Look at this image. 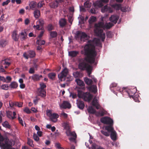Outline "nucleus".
I'll return each mask as SVG.
<instances>
[{"instance_id": "f257e3e1", "label": "nucleus", "mask_w": 149, "mask_h": 149, "mask_svg": "<svg viewBox=\"0 0 149 149\" xmlns=\"http://www.w3.org/2000/svg\"><path fill=\"white\" fill-rule=\"evenodd\" d=\"M102 47V45L99 39L95 38L92 40H89L88 43L85 46L84 49L81 52L82 54L86 56L84 61L79 63V67L82 70H86L88 73V76L93 79L94 82L97 81V79L94 76L91 75L92 67L87 62L93 63L94 62L96 52L95 49V46Z\"/></svg>"}, {"instance_id": "f03ea898", "label": "nucleus", "mask_w": 149, "mask_h": 149, "mask_svg": "<svg viewBox=\"0 0 149 149\" xmlns=\"http://www.w3.org/2000/svg\"><path fill=\"white\" fill-rule=\"evenodd\" d=\"M113 26L111 22L104 24L103 22H99L95 25V33L100 39L102 41H104L105 38V34L103 32V29H109Z\"/></svg>"}, {"instance_id": "7ed1b4c3", "label": "nucleus", "mask_w": 149, "mask_h": 149, "mask_svg": "<svg viewBox=\"0 0 149 149\" xmlns=\"http://www.w3.org/2000/svg\"><path fill=\"white\" fill-rule=\"evenodd\" d=\"M68 70L66 68H65L58 75V78L61 81H71L72 79V77L68 74Z\"/></svg>"}, {"instance_id": "20e7f679", "label": "nucleus", "mask_w": 149, "mask_h": 149, "mask_svg": "<svg viewBox=\"0 0 149 149\" xmlns=\"http://www.w3.org/2000/svg\"><path fill=\"white\" fill-rule=\"evenodd\" d=\"M4 143L0 142V147L2 149H12V147L14 145L13 140L9 139L7 137L5 138Z\"/></svg>"}, {"instance_id": "39448f33", "label": "nucleus", "mask_w": 149, "mask_h": 149, "mask_svg": "<svg viewBox=\"0 0 149 149\" xmlns=\"http://www.w3.org/2000/svg\"><path fill=\"white\" fill-rule=\"evenodd\" d=\"M105 129L109 132H111V139L113 141H115L116 139V133L114 130L112 126L109 125L105 126Z\"/></svg>"}, {"instance_id": "423d86ee", "label": "nucleus", "mask_w": 149, "mask_h": 149, "mask_svg": "<svg viewBox=\"0 0 149 149\" xmlns=\"http://www.w3.org/2000/svg\"><path fill=\"white\" fill-rule=\"evenodd\" d=\"M123 94H127L130 97H132L136 92V89L135 88H124L123 90Z\"/></svg>"}, {"instance_id": "0eeeda50", "label": "nucleus", "mask_w": 149, "mask_h": 149, "mask_svg": "<svg viewBox=\"0 0 149 149\" xmlns=\"http://www.w3.org/2000/svg\"><path fill=\"white\" fill-rule=\"evenodd\" d=\"M46 114L53 122L55 123L57 121V118L59 116L57 114L52 113V111L50 110H48L46 111Z\"/></svg>"}, {"instance_id": "6e6552de", "label": "nucleus", "mask_w": 149, "mask_h": 149, "mask_svg": "<svg viewBox=\"0 0 149 149\" xmlns=\"http://www.w3.org/2000/svg\"><path fill=\"white\" fill-rule=\"evenodd\" d=\"M77 37L80 38L81 41H85L89 38V36L85 33L78 31L77 33Z\"/></svg>"}, {"instance_id": "1a4fd4ad", "label": "nucleus", "mask_w": 149, "mask_h": 149, "mask_svg": "<svg viewBox=\"0 0 149 149\" xmlns=\"http://www.w3.org/2000/svg\"><path fill=\"white\" fill-rule=\"evenodd\" d=\"M100 120L101 122L104 124L109 125L110 126H111V125L113 124V120L108 117H105L102 118Z\"/></svg>"}, {"instance_id": "9d476101", "label": "nucleus", "mask_w": 149, "mask_h": 149, "mask_svg": "<svg viewBox=\"0 0 149 149\" xmlns=\"http://www.w3.org/2000/svg\"><path fill=\"white\" fill-rule=\"evenodd\" d=\"M66 133L68 136H72L69 139L71 141H75L77 138V135L75 132H71L69 130H67Z\"/></svg>"}, {"instance_id": "9b49d317", "label": "nucleus", "mask_w": 149, "mask_h": 149, "mask_svg": "<svg viewBox=\"0 0 149 149\" xmlns=\"http://www.w3.org/2000/svg\"><path fill=\"white\" fill-rule=\"evenodd\" d=\"M37 24L36 25L33 26V28H36V29L38 30H40L42 29V26L44 24V21L42 19H39L37 22Z\"/></svg>"}, {"instance_id": "f8f14e48", "label": "nucleus", "mask_w": 149, "mask_h": 149, "mask_svg": "<svg viewBox=\"0 0 149 149\" xmlns=\"http://www.w3.org/2000/svg\"><path fill=\"white\" fill-rule=\"evenodd\" d=\"M36 54L33 51H29L28 52V54L24 53L23 54V56L26 58L28 59L29 58H33L35 56Z\"/></svg>"}, {"instance_id": "ddd939ff", "label": "nucleus", "mask_w": 149, "mask_h": 149, "mask_svg": "<svg viewBox=\"0 0 149 149\" xmlns=\"http://www.w3.org/2000/svg\"><path fill=\"white\" fill-rule=\"evenodd\" d=\"M82 99L85 101L88 102L90 101L93 97V95L88 92L84 93V94Z\"/></svg>"}, {"instance_id": "4468645a", "label": "nucleus", "mask_w": 149, "mask_h": 149, "mask_svg": "<svg viewBox=\"0 0 149 149\" xmlns=\"http://www.w3.org/2000/svg\"><path fill=\"white\" fill-rule=\"evenodd\" d=\"M7 117L10 119L13 120L16 118L15 116L16 113L15 112H12V111H8L6 112Z\"/></svg>"}, {"instance_id": "2eb2a0df", "label": "nucleus", "mask_w": 149, "mask_h": 149, "mask_svg": "<svg viewBox=\"0 0 149 149\" xmlns=\"http://www.w3.org/2000/svg\"><path fill=\"white\" fill-rule=\"evenodd\" d=\"M92 105L95 107L96 109H98L100 108V104L98 102L97 98L96 97L94 98L93 101L92 102Z\"/></svg>"}, {"instance_id": "dca6fc26", "label": "nucleus", "mask_w": 149, "mask_h": 149, "mask_svg": "<svg viewBox=\"0 0 149 149\" xmlns=\"http://www.w3.org/2000/svg\"><path fill=\"white\" fill-rule=\"evenodd\" d=\"M37 93L38 96L42 97H44L46 96V92L44 89H38Z\"/></svg>"}, {"instance_id": "f3484780", "label": "nucleus", "mask_w": 149, "mask_h": 149, "mask_svg": "<svg viewBox=\"0 0 149 149\" xmlns=\"http://www.w3.org/2000/svg\"><path fill=\"white\" fill-rule=\"evenodd\" d=\"M71 105L68 102L64 101L63 103L60 105V107L61 108L69 109L71 107Z\"/></svg>"}, {"instance_id": "a211bd4d", "label": "nucleus", "mask_w": 149, "mask_h": 149, "mask_svg": "<svg viewBox=\"0 0 149 149\" xmlns=\"http://www.w3.org/2000/svg\"><path fill=\"white\" fill-rule=\"evenodd\" d=\"M101 11L102 13L107 12L109 13H111L113 11L112 9L107 6H105L101 9Z\"/></svg>"}, {"instance_id": "6ab92c4d", "label": "nucleus", "mask_w": 149, "mask_h": 149, "mask_svg": "<svg viewBox=\"0 0 149 149\" xmlns=\"http://www.w3.org/2000/svg\"><path fill=\"white\" fill-rule=\"evenodd\" d=\"M119 18L118 16L116 15H113L111 16L109 18L110 20L114 24H116Z\"/></svg>"}, {"instance_id": "aec40b11", "label": "nucleus", "mask_w": 149, "mask_h": 149, "mask_svg": "<svg viewBox=\"0 0 149 149\" xmlns=\"http://www.w3.org/2000/svg\"><path fill=\"white\" fill-rule=\"evenodd\" d=\"M20 39L21 40H24L26 39L27 37V34L25 31H22L19 34Z\"/></svg>"}, {"instance_id": "412c9836", "label": "nucleus", "mask_w": 149, "mask_h": 149, "mask_svg": "<svg viewBox=\"0 0 149 149\" xmlns=\"http://www.w3.org/2000/svg\"><path fill=\"white\" fill-rule=\"evenodd\" d=\"M77 104L78 107L81 109H83L84 107V104L83 101L80 100H77Z\"/></svg>"}, {"instance_id": "4be33fe9", "label": "nucleus", "mask_w": 149, "mask_h": 149, "mask_svg": "<svg viewBox=\"0 0 149 149\" xmlns=\"http://www.w3.org/2000/svg\"><path fill=\"white\" fill-rule=\"evenodd\" d=\"M9 104L11 107L15 105L19 107H22L23 103L21 102H11V103L10 102Z\"/></svg>"}, {"instance_id": "5701e85b", "label": "nucleus", "mask_w": 149, "mask_h": 149, "mask_svg": "<svg viewBox=\"0 0 149 149\" xmlns=\"http://www.w3.org/2000/svg\"><path fill=\"white\" fill-rule=\"evenodd\" d=\"M92 79H90L88 78L87 77H85L84 79V80L86 83L88 85H91L93 82V79L92 78ZM94 81V80H93ZM94 82V81H93ZM97 81L96 82V83ZM94 83H95V82H94Z\"/></svg>"}, {"instance_id": "b1692460", "label": "nucleus", "mask_w": 149, "mask_h": 149, "mask_svg": "<svg viewBox=\"0 0 149 149\" xmlns=\"http://www.w3.org/2000/svg\"><path fill=\"white\" fill-rule=\"evenodd\" d=\"M59 3L56 0L55 1H53L49 3V6L51 8H55L58 7Z\"/></svg>"}, {"instance_id": "393cba45", "label": "nucleus", "mask_w": 149, "mask_h": 149, "mask_svg": "<svg viewBox=\"0 0 149 149\" xmlns=\"http://www.w3.org/2000/svg\"><path fill=\"white\" fill-rule=\"evenodd\" d=\"M12 37L13 40L15 41H18L19 36L17 35L16 31H13L12 34Z\"/></svg>"}, {"instance_id": "a878e982", "label": "nucleus", "mask_w": 149, "mask_h": 149, "mask_svg": "<svg viewBox=\"0 0 149 149\" xmlns=\"http://www.w3.org/2000/svg\"><path fill=\"white\" fill-rule=\"evenodd\" d=\"M42 77V76L41 75L34 74L32 76V79L34 81H38Z\"/></svg>"}, {"instance_id": "bb28decb", "label": "nucleus", "mask_w": 149, "mask_h": 149, "mask_svg": "<svg viewBox=\"0 0 149 149\" xmlns=\"http://www.w3.org/2000/svg\"><path fill=\"white\" fill-rule=\"evenodd\" d=\"M73 75L75 78H81L83 76L82 74L80 72L78 71L74 72Z\"/></svg>"}, {"instance_id": "cd10ccee", "label": "nucleus", "mask_w": 149, "mask_h": 149, "mask_svg": "<svg viewBox=\"0 0 149 149\" xmlns=\"http://www.w3.org/2000/svg\"><path fill=\"white\" fill-rule=\"evenodd\" d=\"M8 43V41L6 39H2L0 40V46L4 47Z\"/></svg>"}, {"instance_id": "c85d7f7f", "label": "nucleus", "mask_w": 149, "mask_h": 149, "mask_svg": "<svg viewBox=\"0 0 149 149\" xmlns=\"http://www.w3.org/2000/svg\"><path fill=\"white\" fill-rule=\"evenodd\" d=\"M89 90L92 92L95 93L97 91V88L96 85H93L88 87Z\"/></svg>"}, {"instance_id": "c756f323", "label": "nucleus", "mask_w": 149, "mask_h": 149, "mask_svg": "<svg viewBox=\"0 0 149 149\" xmlns=\"http://www.w3.org/2000/svg\"><path fill=\"white\" fill-rule=\"evenodd\" d=\"M105 111L103 109H101L98 112H97L95 113L96 115L97 116H103L105 113Z\"/></svg>"}, {"instance_id": "7c9ffc66", "label": "nucleus", "mask_w": 149, "mask_h": 149, "mask_svg": "<svg viewBox=\"0 0 149 149\" xmlns=\"http://www.w3.org/2000/svg\"><path fill=\"white\" fill-rule=\"evenodd\" d=\"M93 5L95 7H101L104 5L103 3L100 0L97 1L93 3Z\"/></svg>"}, {"instance_id": "2f4dec72", "label": "nucleus", "mask_w": 149, "mask_h": 149, "mask_svg": "<svg viewBox=\"0 0 149 149\" xmlns=\"http://www.w3.org/2000/svg\"><path fill=\"white\" fill-rule=\"evenodd\" d=\"M1 64L2 65H6L8 66H9L10 64V60L8 59H6L4 60H3L1 62Z\"/></svg>"}, {"instance_id": "473e14b6", "label": "nucleus", "mask_w": 149, "mask_h": 149, "mask_svg": "<svg viewBox=\"0 0 149 149\" xmlns=\"http://www.w3.org/2000/svg\"><path fill=\"white\" fill-rule=\"evenodd\" d=\"M18 86L17 83L15 81L12 82L10 84L9 87L10 88L12 89H15L17 88Z\"/></svg>"}, {"instance_id": "72a5a7b5", "label": "nucleus", "mask_w": 149, "mask_h": 149, "mask_svg": "<svg viewBox=\"0 0 149 149\" xmlns=\"http://www.w3.org/2000/svg\"><path fill=\"white\" fill-rule=\"evenodd\" d=\"M66 21L64 19H61L59 21L60 25L62 27H64L66 25Z\"/></svg>"}, {"instance_id": "f704fd0d", "label": "nucleus", "mask_w": 149, "mask_h": 149, "mask_svg": "<svg viewBox=\"0 0 149 149\" xmlns=\"http://www.w3.org/2000/svg\"><path fill=\"white\" fill-rule=\"evenodd\" d=\"M78 52L75 51L69 52V55L72 57H74L76 56L78 54Z\"/></svg>"}, {"instance_id": "c9c22d12", "label": "nucleus", "mask_w": 149, "mask_h": 149, "mask_svg": "<svg viewBox=\"0 0 149 149\" xmlns=\"http://www.w3.org/2000/svg\"><path fill=\"white\" fill-rule=\"evenodd\" d=\"M87 110L88 112L94 114L96 113L95 110L91 106L89 107Z\"/></svg>"}, {"instance_id": "e433bc0d", "label": "nucleus", "mask_w": 149, "mask_h": 149, "mask_svg": "<svg viewBox=\"0 0 149 149\" xmlns=\"http://www.w3.org/2000/svg\"><path fill=\"white\" fill-rule=\"evenodd\" d=\"M34 16L36 18H38L40 16V11L38 10H36L34 11Z\"/></svg>"}, {"instance_id": "4c0bfd02", "label": "nucleus", "mask_w": 149, "mask_h": 149, "mask_svg": "<svg viewBox=\"0 0 149 149\" xmlns=\"http://www.w3.org/2000/svg\"><path fill=\"white\" fill-rule=\"evenodd\" d=\"M75 81L77 85L80 86H82L84 85V83L83 81L79 79H76Z\"/></svg>"}, {"instance_id": "58836bf2", "label": "nucleus", "mask_w": 149, "mask_h": 149, "mask_svg": "<svg viewBox=\"0 0 149 149\" xmlns=\"http://www.w3.org/2000/svg\"><path fill=\"white\" fill-rule=\"evenodd\" d=\"M91 6V3L89 1H86L84 4V6L86 8H90Z\"/></svg>"}, {"instance_id": "ea45409f", "label": "nucleus", "mask_w": 149, "mask_h": 149, "mask_svg": "<svg viewBox=\"0 0 149 149\" xmlns=\"http://www.w3.org/2000/svg\"><path fill=\"white\" fill-rule=\"evenodd\" d=\"M78 18L79 23L82 24L84 23V17L81 15H79Z\"/></svg>"}, {"instance_id": "a19ab883", "label": "nucleus", "mask_w": 149, "mask_h": 149, "mask_svg": "<svg viewBox=\"0 0 149 149\" xmlns=\"http://www.w3.org/2000/svg\"><path fill=\"white\" fill-rule=\"evenodd\" d=\"M121 6L120 4H115L112 5V7L116 10L120 9Z\"/></svg>"}, {"instance_id": "79ce46f5", "label": "nucleus", "mask_w": 149, "mask_h": 149, "mask_svg": "<svg viewBox=\"0 0 149 149\" xmlns=\"http://www.w3.org/2000/svg\"><path fill=\"white\" fill-rule=\"evenodd\" d=\"M48 76L50 79H54L56 76V74L52 72L49 74Z\"/></svg>"}, {"instance_id": "37998d69", "label": "nucleus", "mask_w": 149, "mask_h": 149, "mask_svg": "<svg viewBox=\"0 0 149 149\" xmlns=\"http://www.w3.org/2000/svg\"><path fill=\"white\" fill-rule=\"evenodd\" d=\"M2 125L3 127L8 128L10 129V126L9 125L7 121H5L3 124Z\"/></svg>"}, {"instance_id": "c03bdc74", "label": "nucleus", "mask_w": 149, "mask_h": 149, "mask_svg": "<svg viewBox=\"0 0 149 149\" xmlns=\"http://www.w3.org/2000/svg\"><path fill=\"white\" fill-rule=\"evenodd\" d=\"M33 142V141L32 140L28 138L27 143L29 145L32 147H33L34 146Z\"/></svg>"}, {"instance_id": "a18cd8bd", "label": "nucleus", "mask_w": 149, "mask_h": 149, "mask_svg": "<svg viewBox=\"0 0 149 149\" xmlns=\"http://www.w3.org/2000/svg\"><path fill=\"white\" fill-rule=\"evenodd\" d=\"M96 20V17L94 16L91 17L89 20V22L90 24H91L95 22Z\"/></svg>"}, {"instance_id": "49530a36", "label": "nucleus", "mask_w": 149, "mask_h": 149, "mask_svg": "<svg viewBox=\"0 0 149 149\" xmlns=\"http://www.w3.org/2000/svg\"><path fill=\"white\" fill-rule=\"evenodd\" d=\"M84 93L81 91H78V96L79 98H82Z\"/></svg>"}, {"instance_id": "de8ad7c7", "label": "nucleus", "mask_w": 149, "mask_h": 149, "mask_svg": "<svg viewBox=\"0 0 149 149\" xmlns=\"http://www.w3.org/2000/svg\"><path fill=\"white\" fill-rule=\"evenodd\" d=\"M45 42L44 40H38L36 41V43L39 45H43L45 44Z\"/></svg>"}, {"instance_id": "09e8293b", "label": "nucleus", "mask_w": 149, "mask_h": 149, "mask_svg": "<svg viewBox=\"0 0 149 149\" xmlns=\"http://www.w3.org/2000/svg\"><path fill=\"white\" fill-rule=\"evenodd\" d=\"M50 35L52 38H54L56 37L57 34L56 31H51L50 33Z\"/></svg>"}, {"instance_id": "8fccbe9b", "label": "nucleus", "mask_w": 149, "mask_h": 149, "mask_svg": "<svg viewBox=\"0 0 149 149\" xmlns=\"http://www.w3.org/2000/svg\"><path fill=\"white\" fill-rule=\"evenodd\" d=\"M36 6V3L34 2H32L30 3V7L32 10H34Z\"/></svg>"}, {"instance_id": "3c124183", "label": "nucleus", "mask_w": 149, "mask_h": 149, "mask_svg": "<svg viewBox=\"0 0 149 149\" xmlns=\"http://www.w3.org/2000/svg\"><path fill=\"white\" fill-rule=\"evenodd\" d=\"M9 86L7 84H3L1 86L0 88L2 89L7 90L9 87Z\"/></svg>"}, {"instance_id": "603ef678", "label": "nucleus", "mask_w": 149, "mask_h": 149, "mask_svg": "<svg viewBox=\"0 0 149 149\" xmlns=\"http://www.w3.org/2000/svg\"><path fill=\"white\" fill-rule=\"evenodd\" d=\"M134 99V100L136 102H139V95L138 94H136L134 96L132 97Z\"/></svg>"}, {"instance_id": "864d4df0", "label": "nucleus", "mask_w": 149, "mask_h": 149, "mask_svg": "<svg viewBox=\"0 0 149 149\" xmlns=\"http://www.w3.org/2000/svg\"><path fill=\"white\" fill-rule=\"evenodd\" d=\"M33 137L34 139L36 141H38L39 140V138L38 136L37 135L35 134L34 133L33 134Z\"/></svg>"}, {"instance_id": "5fc2aeb1", "label": "nucleus", "mask_w": 149, "mask_h": 149, "mask_svg": "<svg viewBox=\"0 0 149 149\" xmlns=\"http://www.w3.org/2000/svg\"><path fill=\"white\" fill-rule=\"evenodd\" d=\"M101 133L106 136H109V132H107L103 130H102L101 131Z\"/></svg>"}, {"instance_id": "6e6d98bb", "label": "nucleus", "mask_w": 149, "mask_h": 149, "mask_svg": "<svg viewBox=\"0 0 149 149\" xmlns=\"http://www.w3.org/2000/svg\"><path fill=\"white\" fill-rule=\"evenodd\" d=\"M40 88L38 89H44V88H46V86L45 84L43 83H41L40 84Z\"/></svg>"}, {"instance_id": "4d7b16f0", "label": "nucleus", "mask_w": 149, "mask_h": 149, "mask_svg": "<svg viewBox=\"0 0 149 149\" xmlns=\"http://www.w3.org/2000/svg\"><path fill=\"white\" fill-rule=\"evenodd\" d=\"M107 38H111L112 37V33L111 31H109L107 33Z\"/></svg>"}, {"instance_id": "13d9d810", "label": "nucleus", "mask_w": 149, "mask_h": 149, "mask_svg": "<svg viewBox=\"0 0 149 149\" xmlns=\"http://www.w3.org/2000/svg\"><path fill=\"white\" fill-rule=\"evenodd\" d=\"M24 111L27 113L29 114L31 113L28 107H26L24 110Z\"/></svg>"}, {"instance_id": "bf43d9fd", "label": "nucleus", "mask_w": 149, "mask_h": 149, "mask_svg": "<svg viewBox=\"0 0 149 149\" xmlns=\"http://www.w3.org/2000/svg\"><path fill=\"white\" fill-rule=\"evenodd\" d=\"M10 2V0H7L5 2H3L2 3V6H4L5 5H7L8 3Z\"/></svg>"}, {"instance_id": "052dcab7", "label": "nucleus", "mask_w": 149, "mask_h": 149, "mask_svg": "<svg viewBox=\"0 0 149 149\" xmlns=\"http://www.w3.org/2000/svg\"><path fill=\"white\" fill-rule=\"evenodd\" d=\"M53 29V27L51 24H49L47 26V29L48 31H50Z\"/></svg>"}, {"instance_id": "680f3d73", "label": "nucleus", "mask_w": 149, "mask_h": 149, "mask_svg": "<svg viewBox=\"0 0 149 149\" xmlns=\"http://www.w3.org/2000/svg\"><path fill=\"white\" fill-rule=\"evenodd\" d=\"M70 96L72 97L73 98H75L77 97V95L74 93H71L70 95Z\"/></svg>"}, {"instance_id": "e2e57ef3", "label": "nucleus", "mask_w": 149, "mask_h": 149, "mask_svg": "<svg viewBox=\"0 0 149 149\" xmlns=\"http://www.w3.org/2000/svg\"><path fill=\"white\" fill-rule=\"evenodd\" d=\"M44 4L43 1H42L39 2L38 3V6L39 7L41 8L42 7L43 5Z\"/></svg>"}, {"instance_id": "0e129e2a", "label": "nucleus", "mask_w": 149, "mask_h": 149, "mask_svg": "<svg viewBox=\"0 0 149 149\" xmlns=\"http://www.w3.org/2000/svg\"><path fill=\"white\" fill-rule=\"evenodd\" d=\"M68 20L69 22L71 24L72 23V22L73 21V18L72 16H68Z\"/></svg>"}, {"instance_id": "69168bd1", "label": "nucleus", "mask_w": 149, "mask_h": 149, "mask_svg": "<svg viewBox=\"0 0 149 149\" xmlns=\"http://www.w3.org/2000/svg\"><path fill=\"white\" fill-rule=\"evenodd\" d=\"M44 32V30H42L40 32V35L38 36V38H41L43 36V34Z\"/></svg>"}, {"instance_id": "338daca9", "label": "nucleus", "mask_w": 149, "mask_h": 149, "mask_svg": "<svg viewBox=\"0 0 149 149\" xmlns=\"http://www.w3.org/2000/svg\"><path fill=\"white\" fill-rule=\"evenodd\" d=\"M18 120L19 121V123H20V124L22 125V126L24 125L23 123V121L22 119L19 116H18Z\"/></svg>"}, {"instance_id": "774afa93", "label": "nucleus", "mask_w": 149, "mask_h": 149, "mask_svg": "<svg viewBox=\"0 0 149 149\" xmlns=\"http://www.w3.org/2000/svg\"><path fill=\"white\" fill-rule=\"evenodd\" d=\"M34 68H31L29 71V72L30 74H33L34 73Z\"/></svg>"}]
</instances>
